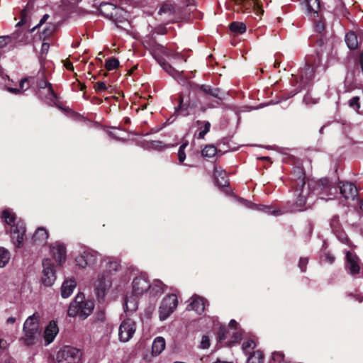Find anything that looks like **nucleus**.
Here are the masks:
<instances>
[{
  "mask_svg": "<svg viewBox=\"0 0 363 363\" xmlns=\"http://www.w3.org/2000/svg\"><path fill=\"white\" fill-rule=\"evenodd\" d=\"M94 303L92 301H86L83 294H78L71 303L67 314L70 317L79 316L82 319L86 318L92 312Z\"/></svg>",
  "mask_w": 363,
  "mask_h": 363,
  "instance_id": "1",
  "label": "nucleus"
},
{
  "mask_svg": "<svg viewBox=\"0 0 363 363\" xmlns=\"http://www.w3.org/2000/svg\"><path fill=\"white\" fill-rule=\"evenodd\" d=\"M308 189L310 192L323 198L325 196H332L335 193L332 182L327 177H323L318 180L311 179L308 182Z\"/></svg>",
  "mask_w": 363,
  "mask_h": 363,
  "instance_id": "2",
  "label": "nucleus"
},
{
  "mask_svg": "<svg viewBox=\"0 0 363 363\" xmlns=\"http://www.w3.org/2000/svg\"><path fill=\"white\" fill-rule=\"evenodd\" d=\"M57 363H82V352L71 346H65L56 354Z\"/></svg>",
  "mask_w": 363,
  "mask_h": 363,
  "instance_id": "3",
  "label": "nucleus"
},
{
  "mask_svg": "<svg viewBox=\"0 0 363 363\" xmlns=\"http://www.w3.org/2000/svg\"><path fill=\"white\" fill-rule=\"evenodd\" d=\"M234 4L233 10L237 12L250 13L257 16L264 13L262 4L257 0H230Z\"/></svg>",
  "mask_w": 363,
  "mask_h": 363,
  "instance_id": "4",
  "label": "nucleus"
},
{
  "mask_svg": "<svg viewBox=\"0 0 363 363\" xmlns=\"http://www.w3.org/2000/svg\"><path fill=\"white\" fill-rule=\"evenodd\" d=\"M100 13L106 18L113 21L117 26L118 23L123 22L124 17V11L120 7L115 6L111 3L104 2L99 6Z\"/></svg>",
  "mask_w": 363,
  "mask_h": 363,
  "instance_id": "5",
  "label": "nucleus"
},
{
  "mask_svg": "<svg viewBox=\"0 0 363 363\" xmlns=\"http://www.w3.org/2000/svg\"><path fill=\"white\" fill-rule=\"evenodd\" d=\"M112 285L111 278L108 275L101 274L99 275L94 284L95 291L99 301H104Z\"/></svg>",
  "mask_w": 363,
  "mask_h": 363,
  "instance_id": "6",
  "label": "nucleus"
},
{
  "mask_svg": "<svg viewBox=\"0 0 363 363\" xmlns=\"http://www.w3.org/2000/svg\"><path fill=\"white\" fill-rule=\"evenodd\" d=\"M136 330L135 322L130 318L125 319L121 323L118 328L119 340L123 342L129 341Z\"/></svg>",
  "mask_w": 363,
  "mask_h": 363,
  "instance_id": "7",
  "label": "nucleus"
},
{
  "mask_svg": "<svg viewBox=\"0 0 363 363\" xmlns=\"http://www.w3.org/2000/svg\"><path fill=\"white\" fill-rule=\"evenodd\" d=\"M178 304L177 297L175 294L167 296L162 301L160 307V318L162 320L167 319L174 311Z\"/></svg>",
  "mask_w": 363,
  "mask_h": 363,
  "instance_id": "8",
  "label": "nucleus"
},
{
  "mask_svg": "<svg viewBox=\"0 0 363 363\" xmlns=\"http://www.w3.org/2000/svg\"><path fill=\"white\" fill-rule=\"evenodd\" d=\"M6 231L9 232L13 243L16 247H20L22 245L23 236L26 232L24 223L18 220L16 224L6 228Z\"/></svg>",
  "mask_w": 363,
  "mask_h": 363,
  "instance_id": "9",
  "label": "nucleus"
},
{
  "mask_svg": "<svg viewBox=\"0 0 363 363\" xmlns=\"http://www.w3.org/2000/svg\"><path fill=\"white\" fill-rule=\"evenodd\" d=\"M315 70V69H314L313 67L306 64L305 67L300 70V85L301 87L292 91L289 95L286 96V99L294 96L301 89H306L310 82L313 79Z\"/></svg>",
  "mask_w": 363,
  "mask_h": 363,
  "instance_id": "10",
  "label": "nucleus"
},
{
  "mask_svg": "<svg viewBox=\"0 0 363 363\" xmlns=\"http://www.w3.org/2000/svg\"><path fill=\"white\" fill-rule=\"evenodd\" d=\"M43 267L42 282L45 286H51L56 279L55 270L52 260L45 259L43 261Z\"/></svg>",
  "mask_w": 363,
  "mask_h": 363,
  "instance_id": "11",
  "label": "nucleus"
},
{
  "mask_svg": "<svg viewBox=\"0 0 363 363\" xmlns=\"http://www.w3.org/2000/svg\"><path fill=\"white\" fill-rule=\"evenodd\" d=\"M340 193L346 200H354L357 195V189L355 185L349 182H340L338 184Z\"/></svg>",
  "mask_w": 363,
  "mask_h": 363,
  "instance_id": "12",
  "label": "nucleus"
},
{
  "mask_svg": "<svg viewBox=\"0 0 363 363\" xmlns=\"http://www.w3.org/2000/svg\"><path fill=\"white\" fill-rule=\"evenodd\" d=\"M345 267L352 276H355L359 273L360 267L359 258L350 252L346 253Z\"/></svg>",
  "mask_w": 363,
  "mask_h": 363,
  "instance_id": "13",
  "label": "nucleus"
},
{
  "mask_svg": "<svg viewBox=\"0 0 363 363\" xmlns=\"http://www.w3.org/2000/svg\"><path fill=\"white\" fill-rule=\"evenodd\" d=\"M207 300L204 298L194 294L190 298V303L187 306L188 310L194 311L198 314H201L204 312Z\"/></svg>",
  "mask_w": 363,
  "mask_h": 363,
  "instance_id": "14",
  "label": "nucleus"
},
{
  "mask_svg": "<svg viewBox=\"0 0 363 363\" xmlns=\"http://www.w3.org/2000/svg\"><path fill=\"white\" fill-rule=\"evenodd\" d=\"M150 287L148 281L143 277H136L133 281V293L135 296L143 294Z\"/></svg>",
  "mask_w": 363,
  "mask_h": 363,
  "instance_id": "15",
  "label": "nucleus"
},
{
  "mask_svg": "<svg viewBox=\"0 0 363 363\" xmlns=\"http://www.w3.org/2000/svg\"><path fill=\"white\" fill-rule=\"evenodd\" d=\"M40 318V315L38 313H35L32 315H30L23 324V330L40 333L39 325Z\"/></svg>",
  "mask_w": 363,
  "mask_h": 363,
  "instance_id": "16",
  "label": "nucleus"
},
{
  "mask_svg": "<svg viewBox=\"0 0 363 363\" xmlns=\"http://www.w3.org/2000/svg\"><path fill=\"white\" fill-rule=\"evenodd\" d=\"M147 39L145 40V43L152 52L163 55L167 54V49L157 42L153 34L147 36Z\"/></svg>",
  "mask_w": 363,
  "mask_h": 363,
  "instance_id": "17",
  "label": "nucleus"
},
{
  "mask_svg": "<svg viewBox=\"0 0 363 363\" xmlns=\"http://www.w3.org/2000/svg\"><path fill=\"white\" fill-rule=\"evenodd\" d=\"M293 186L294 189H299V187L304 188L306 182H305V172L302 167H296L293 170Z\"/></svg>",
  "mask_w": 363,
  "mask_h": 363,
  "instance_id": "18",
  "label": "nucleus"
},
{
  "mask_svg": "<svg viewBox=\"0 0 363 363\" xmlns=\"http://www.w3.org/2000/svg\"><path fill=\"white\" fill-rule=\"evenodd\" d=\"M12 49L17 48L20 43H26L28 40V33L23 30H16L10 34Z\"/></svg>",
  "mask_w": 363,
  "mask_h": 363,
  "instance_id": "19",
  "label": "nucleus"
},
{
  "mask_svg": "<svg viewBox=\"0 0 363 363\" xmlns=\"http://www.w3.org/2000/svg\"><path fill=\"white\" fill-rule=\"evenodd\" d=\"M58 332L59 329L57 323L53 320L51 321L45 330L44 337L47 345L51 343L54 340Z\"/></svg>",
  "mask_w": 363,
  "mask_h": 363,
  "instance_id": "20",
  "label": "nucleus"
},
{
  "mask_svg": "<svg viewBox=\"0 0 363 363\" xmlns=\"http://www.w3.org/2000/svg\"><path fill=\"white\" fill-rule=\"evenodd\" d=\"M52 252L56 261L61 264L66 259V250L64 245L55 243L52 247Z\"/></svg>",
  "mask_w": 363,
  "mask_h": 363,
  "instance_id": "21",
  "label": "nucleus"
},
{
  "mask_svg": "<svg viewBox=\"0 0 363 363\" xmlns=\"http://www.w3.org/2000/svg\"><path fill=\"white\" fill-rule=\"evenodd\" d=\"M295 191L298 194V199L296 201V210L297 211H303V207L306 204V199L309 195V189H306L304 188L299 187V189H295Z\"/></svg>",
  "mask_w": 363,
  "mask_h": 363,
  "instance_id": "22",
  "label": "nucleus"
},
{
  "mask_svg": "<svg viewBox=\"0 0 363 363\" xmlns=\"http://www.w3.org/2000/svg\"><path fill=\"white\" fill-rule=\"evenodd\" d=\"M227 151H222L221 150L218 149V147L213 145H208L202 150L201 154L205 157H212L214 156L219 157L223 155Z\"/></svg>",
  "mask_w": 363,
  "mask_h": 363,
  "instance_id": "23",
  "label": "nucleus"
},
{
  "mask_svg": "<svg viewBox=\"0 0 363 363\" xmlns=\"http://www.w3.org/2000/svg\"><path fill=\"white\" fill-rule=\"evenodd\" d=\"M77 286L74 279H68L63 282L61 287V295L63 298H68Z\"/></svg>",
  "mask_w": 363,
  "mask_h": 363,
  "instance_id": "24",
  "label": "nucleus"
},
{
  "mask_svg": "<svg viewBox=\"0 0 363 363\" xmlns=\"http://www.w3.org/2000/svg\"><path fill=\"white\" fill-rule=\"evenodd\" d=\"M214 177L218 186H226L228 185V179L226 173L221 167H214Z\"/></svg>",
  "mask_w": 363,
  "mask_h": 363,
  "instance_id": "25",
  "label": "nucleus"
},
{
  "mask_svg": "<svg viewBox=\"0 0 363 363\" xmlns=\"http://www.w3.org/2000/svg\"><path fill=\"white\" fill-rule=\"evenodd\" d=\"M178 13L179 11L177 5L170 2L163 3L158 11L159 15L167 13L169 16H174Z\"/></svg>",
  "mask_w": 363,
  "mask_h": 363,
  "instance_id": "26",
  "label": "nucleus"
},
{
  "mask_svg": "<svg viewBox=\"0 0 363 363\" xmlns=\"http://www.w3.org/2000/svg\"><path fill=\"white\" fill-rule=\"evenodd\" d=\"M345 40L350 50H354L358 48V37L356 32H347L345 35Z\"/></svg>",
  "mask_w": 363,
  "mask_h": 363,
  "instance_id": "27",
  "label": "nucleus"
},
{
  "mask_svg": "<svg viewBox=\"0 0 363 363\" xmlns=\"http://www.w3.org/2000/svg\"><path fill=\"white\" fill-rule=\"evenodd\" d=\"M23 336L20 340L26 345L30 346L33 345L40 335V333L30 332L28 330H23Z\"/></svg>",
  "mask_w": 363,
  "mask_h": 363,
  "instance_id": "28",
  "label": "nucleus"
},
{
  "mask_svg": "<svg viewBox=\"0 0 363 363\" xmlns=\"http://www.w3.org/2000/svg\"><path fill=\"white\" fill-rule=\"evenodd\" d=\"M48 238V233L43 228H38L33 236V241L38 245L45 244Z\"/></svg>",
  "mask_w": 363,
  "mask_h": 363,
  "instance_id": "29",
  "label": "nucleus"
},
{
  "mask_svg": "<svg viewBox=\"0 0 363 363\" xmlns=\"http://www.w3.org/2000/svg\"><path fill=\"white\" fill-rule=\"evenodd\" d=\"M314 28L315 31L318 33V40L319 41V45H322L325 43V23L321 21H315L314 22Z\"/></svg>",
  "mask_w": 363,
  "mask_h": 363,
  "instance_id": "30",
  "label": "nucleus"
},
{
  "mask_svg": "<svg viewBox=\"0 0 363 363\" xmlns=\"http://www.w3.org/2000/svg\"><path fill=\"white\" fill-rule=\"evenodd\" d=\"M37 86L38 89H48V96L50 100H54L57 98V94L55 92L52 84L48 82L46 79H42L37 82Z\"/></svg>",
  "mask_w": 363,
  "mask_h": 363,
  "instance_id": "31",
  "label": "nucleus"
},
{
  "mask_svg": "<svg viewBox=\"0 0 363 363\" xmlns=\"http://www.w3.org/2000/svg\"><path fill=\"white\" fill-rule=\"evenodd\" d=\"M199 89L203 93L216 98L218 99V101H216L217 104H219L220 101L222 100L221 97L219 96L220 93L219 88H213L209 85L202 84L199 86Z\"/></svg>",
  "mask_w": 363,
  "mask_h": 363,
  "instance_id": "32",
  "label": "nucleus"
},
{
  "mask_svg": "<svg viewBox=\"0 0 363 363\" xmlns=\"http://www.w3.org/2000/svg\"><path fill=\"white\" fill-rule=\"evenodd\" d=\"M165 348V340L162 337H157L153 341L152 352L154 355H159Z\"/></svg>",
  "mask_w": 363,
  "mask_h": 363,
  "instance_id": "33",
  "label": "nucleus"
},
{
  "mask_svg": "<svg viewBox=\"0 0 363 363\" xmlns=\"http://www.w3.org/2000/svg\"><path fill=\"white\" fill-rule=\"evenodd\" d=\"M32 78H24L21 80L19 84V88L8 87V91L14 94H19L22 91L27 90L30 86V80Z\"/></svg>",
  "mask_w": 363,
  "mask_h": 363,
  "instance_id": "34",
  "label": "nucleus"
},
{
  "mask_svg": "<svg viewBox=\"0 0 363 363\" xmlns=\"http://www.w3.org/2000/svg\"><path fill=\"white\" fill-rule=\"evenodd\" d=\"M196 125L200 130L198 134V138L203 139L210 130L211 123L208 121L198 120L196 121Z\"/></svg>",
  "mask_w": 363,
  "mask_h": 363,
  "instance_id": "35",
  "label": "nucleus"
},
{
  "mask_svg": "<svg viewBox=\"0 0 363 363\" xmlns=\"http://www.w3.org/2000/svg\"><path fill=\"white\" fill-rule=\"evenodd\" d=\"M321 62V57L318 52L306 57V64L315 69Z\"/></svg>",
  "mask_w": 363,
  "mask_h": 363,
  "instance_id": "36",
  "label": "nucleus"
},
{
  "mask_svg": "<svg viewBox=\"0 0 363 363\" xmlns=\"http://www.w3.org/2000/svg\"><path fill=\"white\" fill-rule=\"evenodd\" d=\"M230 30L235 34H242L246 31V25L242 22L233 21L229 25Z\"/></svg>",
  "mask_w": 363,
  "mask_h": 363,
  "instance_id": "37",
  "label": "nucleus"
},
{
  "mask_svg": "<svg viewBox=\"0 0 363 363\" xmlns=\"http://www.w3.org/2000/svg\"><path fill=\"white\" fill-rule=\"evenodd\" d=\"M2 218L4 219V221L6 222L7 227L9 228L13 225L16 224V217L14 213L11 212L9 210H4L2 212Z\"/></svg>",
  "mask_w": 363,
  "mask_h": 363,
  "instance_id": "38",
  "label": "nucleus"
},
{
  "mask_svg": "<svg viewBox=\"0 0 363 363\" xmlns=\"http://www.w3.org/2000/svg\"><path fill=\"white\" fill-rule=\"evenodd\" d=\"M165 285L160 280L154 281L153 284L149 288L150 294L153 296L161 294L163 293Z\"/></svg>",
  "mask_w": 363,
  "mask_h": 363,
  "instance_id": "39",
  "label": "nucleus"
},
{
  "mask_svg": "<svg viewBox=\"0 0 363 363\" xmlns=\"http://www.w3.org/2000/svg\"><path fill=\"white\" fill-rule=\"evenodd\" d=\"M189 103L184 102V97L182 94L179 96V104L178 106L175 108L177 112H179L183 116L189 115L188 108H189Z\"/></svg>",
  "mask_w": 363,
  "mask_h": 363,
  "instance_id": "40",
  "label": "nucleus"
},
{
  "mask_svg": "<svg viewBox=\"0 0 363 363\" xmlns=\"http://www.w3.org/2000/svg\"><path fill=\"white\" fill-rule=\"evenodd\" d=\"M11 259V254L4 247H0V268L4 267Z\"/></svg>",
  "mask_w": 363,
  "mask_h": 363,
  "instance_id": "41",
  "label": "nucleus"
},
{
  "mask_svg": "<svg viewBox=\"0 0 363 363\" xmlns=\"http://www.w3.org/2000/svg\"><path fill=\"white\" fill-rule=\"evenodd\" d=\"M264 354L262 352L257 350L247 358V363H263Z\"/></svg>",
  "mask_w": 363,
  "mask_h": 363,
  "instance_id": "42",
  "label": "nucleus"
},
{
  "mask_svg": "<svg viewBox=\"0 0 363 363\" xmlns=\"http://www.w3.org/2000/svg\"><path fill=\"white\" fill-rule=\"evenodd\" d=\"M119 60L115 57L108 58L105 63V68L107 71H111L119 67Z\"/></svg>",
  "mask_w": 363,
  "mask_h": 363,
  "instance_id": "43",
  "label": "nucleus"
},
{
  "mask_svg": "<svg viewBox=\"0 0 363 363\" xmlns=\"http://www.w3.org/2000/svg\"><path fill=\"white\" fill-rule=\"evenodd\" d=\"M349 106L359 114L362 112L359 111L360 108V98L359 96H354L349 100Z\"/></svg>",
  "mask_w": 363,
  "mask_h": 363,
  "instance_id": "44",
  "label": "nucleus"
},
{
  "mask_svg": "<svg viewBox=\"0 0 363 363\" xmlns=\"http://www.w3.org/2000/svg\"><path fill=\"white\" fill-rule=\"evenodd\" d=\"M147 148L153 149L156 150H162L164 147H169V145H164L162 141L152 140L147 143Z\"/></svg>",
  "mask_w": 363,
  "mask_h": 363,
  "instance_id": "45",
  "label": "nucleus"
},
{
  "mask_svg": "<svg viewBox=\"0 0 363 363\" xmlns=\"http://www.w3.org/2000/svg\"><path fill=\"white\" fill-rule=\"evenodd\" d=\"M84 257L86 259V262L89 265H93L96 262L97 253L94 251H85L84 252Z\"/></svg>",
  "mask_w": 363,
  "mask_h": 363,
  "instance_id": "46",
  "label": "nucleus"
},
{
  "mask_svg": "<svg viewBox=\"0 0 363 363\" xmlns=\"http://www.w3.org/2000/svg\"><path fill=\"white\" fill-rule=\"evenodd\" d=\"M186 149H188L189 150L191 149V145H189L188 141L184 142L179 147L178 151V159H186Z\"/></svg>",
  "mask_w": 363,
  "mask_h": 363,
  "instance_id": "47",
  "label": "nucleus"
},
{
  "mask_svg": "<svg viewBox=\"0 0 363 363\" xmlns=\"http://www.w3.org/2000/svg\"><path fill=\"white\" fill-rule=\"evenodd\" d=\"M30 2H28L26 8L21 11V21L18 23H17V24H16L17 27L25 25L27 23V13H28V11L30 10Z\"/></svg>",
  "mask_w": 363,
  "mask_h": 363,
  "instance_id": "48",
  "label": "nucleus"
},
{
  "mask_svg": "<svg viewBox=\"0 0 363 363\" xmlns=\"http://www.w3.org/2000/svg\"><path fill=\"white\" fill-rule=\"evenodd\" d=\"M55 26L50 25L48 27L45 28L43 32L40 34V38L45 41L48 38H49L55 31Z\"/></svg>",
  "mask_w": 363,
  "mask_h": 363,
  "instance_id": "49",
  "label": "nucleus"
},
{
  "mask_svg": "<svg viewBox=\"0 0 363 363\" xmlns=\"http://www.w3.org/2000/svg\"><path fill=\"white\" fill-rule=\"evenodd\" d=\"M308 8L311 12L316 13L317 16H318V11L320 9V2L318 0H309Z\"/></svg>",
  "mask_w": 363,
  "mask_h": 363,
  "instance_id": "50",
  "label": "nucleus"
},
{
  "mask_svg": "<svg viewBox=\"0 0 363 363\" xmlns=\"http://www.w3.org/2000/svg\"><path fill=\"white\" fill-rule=\"evenodd\" d=\"M9 46V50L12 49V44L11 41L10 35L0 36V49Z\"/></svg>",
  "mask_w": 363,
  "mask_h": 363,
  "instance_id": "51",
  "label": "nucleus"
},
{
  "mask_svg": "<svg viewBox=\"0 0 363 363\" xmlns=\"http://www.w3.org/2000/svg\"><path fill=\"white\" fill-rule=\"evenodd\" d=\"M168 29L166 28L165 24H160L153 28V34L166 35Z\"/></svg>",
  "mask_w": 363,
  "mask_h": 363,
  "instance_id": "52",
  "label": "nucleus"
},
{
  "mask_svg": "<svg viewBox=\"0 0 363 363\" xmlns=\"http://www.w3.org/2000/svg\"><path fill=\"white\" fill-rule=\"evenodd\" d=\"M120 267V264L118 261L116 260H111L109 261L106 264V269L110 272H116Z\"/></svg>",
  "mask_w": 363,
  "mask_h": 363,
  "instance_id": "53",
  "label": "nucleus"
},
{
  "mask_svg": "<svg viewBox=\"0 0 363 363\" xmlns=\"http://www.w3.org/2000/svg\"><path fill=\"white\" fill-rule=\"evenodd\" d=\"M76 262H77V265H79V267H81L82 268H84L86 266H89V264L86 262V259H85V257H84V253L82 255L77 257Z\"/></svg>",
  "mask_w": 363,
  "mask_h": 363,
  "instance_id": "54",
  "label": "nucleus"
},
{
  "mask_svg": "<svg viewBox=\"0 0 363 363\" xmlns=\"http://www.w3.org/2000/svg\"><path fill=\"white\" fill-rule=\"evenodd\" d=\"M94 89H95L96 91L100 92V91H106L108 89V87H107L106 84H105V82H97L94 84Z\"/></svg>",
  "mask_w": 363,
  "mask_h": 363,
  "instance_id": "55",
  "label": "nucleus"
},
{
  "mask_svg": "<svg viewBox=\"0 0 363 363\" xmlns=\"http://www.w3.org/2000/svg\"><path fill=\"white\" fill-rule=\"evenodd\" d=\"M228 333L227 328L225 326H221L219 328L218 332V336L220 340H223L226 337V334Z\"/></svg>",
  "mask_w": 363,
  "mask_h": 363,
  "instance_id": "56",
  "label": "nucleus"
},
{
  "mask_svg": "<svg viewBox=\"0 0 363 363\" xmlns=\"http://www.w3.org/2000/svg\"><path fill=\"white\" fill-rule=\"evenodd\" d=\"M125 306L127 310H130L131 311H135L137 308L136 303L134 301H130L128 298L125 301Z\"/></svg>",
  "mask_w": 363,
  "mask_h": 363,
  "instance_id": "57",
  "label": "nucleus"
},
{
  "mask_svg": "<svg viewBox=\"0 0 363 363\" xmlns=\"http://www.w3.org/2000/svg\"><path fill=\"white\" fill-rule=\"evenodd\" d=\"M308 261L307 258L301 257L298 262V267L301 272H305Z\"/></svg>",
  "mask_w": 363,
  "mask_h": 363,
  "instance_id": "58",
  "label": "nucleus"
},
{
  "mask_svg": "<svg viewBox=\"0 0 363 363\" xmlns=\"http://www.w3.org/2000/svg\"><path fill=\"white\" fill-rule=\"evenodd\" d=\"M210 347V340L208 336L203 335L201 342V347L206 349Z\"/></svg>",
  "mask_w": 363,
  "mask_h": 363,
  "instance_id": "59",
  "label": "nucleus"
},
{
  "mask_svg": "<svg viewBox=\"0 0 363 363\" xmlns=\"http://www.w3.org/2000/svg\"><path fill=\"white\" fill-rule=\"evenodd\" d=\"M284 354L281 352H275L272 354V358L275 361H278L279 362H284Z\"/></svg>",
  "mask_w": 363,
  "mask_h": 363,
  "instance_id": "60",
  "label": "nucleus"
},
{
  "mask_svg": "<svg viewBox=\"0 0 363 363\" xmlns=\"http://www.w3.org/2000/svg\"><path fill=\"white\" fill-rule=\"evenodd\" d=\"M255 347V343L252 340H247L242 343V350L247 351L249 348H254Z\"/></svg>",
  "mask_w": 363,
  "mask_h": 363,
  "instance_id": "61",
  "label": "nucleus"
},
{
  "mask_svg": "<svg viewBox=\"0 0 363 363\" xmlns=\"http://www.w3.org/2000/svg\"><path fill=\"white\" fill-rule=\"evenodd\" d=\"M49 15L48 14H45L43 18L40 19L39 23L34 26L30 30L29 33H32L37 28L40 27L41 25H43L44 23L46 22V21L49 18Z\"/></svg>",
  "mask_w": 363,
  "mask_h": 363,
  "instance_id": "62",
  "label": "nucleus"
},
{
  "mask_svg": "<svg viewBox=\"0 0 363 363\" xmlns=\"http://www.w3.org/2000/svg\"><path fill=\"white\" fill-rule=\"evenodd\" d=\"M49 48H50V43L43 42L41 45V50H40L41 54L46 55L49 51Z\"/></svg>",
  "mask_w": 363,
  "mask_h": 363,
  "instance_id": "63",
  "label": "nucleus"
},
{
  "mask_svg": "<svg viewBox=\"0 0 363 363\" xmlns=\"http://www.w3.org/2000/svg\"><path fill=\"white\" fill-rule=\"evenodd\" d=\"M162 66V68L169 74H172V72L174 71V69L167 62H164Z\"/></svg>",
  "mask_w": 363,
  "mask_h": 363,
  "instance_id": "64",
  "label": "nucleus"
}]
</instances>
